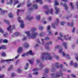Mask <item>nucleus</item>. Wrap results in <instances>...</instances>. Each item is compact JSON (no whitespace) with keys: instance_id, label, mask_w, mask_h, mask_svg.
<instances>
[{"instance_id":"nucleus-1","label":"nucleus","mask_w":78,"mask_h":78,"mask_svg":"<svg viewBox=\"0 0 78 78\" xmlns=\"http://www.w3.org/2000/svg\"><path fill=\"white\" fill-rule=\"evenodd\" d=\"M37 30V29L35 28H32L31 29V31H33L32 33L30 34V31H27L25 32L28 38L30 39H35L36 36L38 35V33L37 32H34Z\"/></svg>"},{"instance_id":"nucleus-2","label":"nucleus","mask_w":78,"mask_h":78,"mask_svg":"<svg viewBox=\"0 0 78 78\" xmlns=\"http://www.w3.org/2000/svg\"><path fill=\"white\" fill-rule=\"evenodd\" d=\"M53 58V56H50V54L48 52H42L41 53V59L44 60H51Z\"/></svg>"},{"instance_id":"nucleus-3","label":"nucleus","mask_w":78,"mask_h":78,"mask_svg":"<svg viewBox=\"0 0 78 78\" xmlns=\"http://www.w3.org/2000/svg\"><path fill=\"white\" fill-rule=\"evenodd\" d=\"M59 63L57 62L55 63V65L53 64L52 66V72H54L55 70V68H57V69H59V68L60 69L61 71H66V69L65 68H63V67H64V65L63 64H60L59 66Z\"/></svg>"},{"instance_id":"nucleus-4","label":"nucleus","mask_w":78,"mask_h":78,"mask_svg":"<svg viewBox=\"0 0 78 78\" xmlns=\"http://www.w3.org/2000/svg\"><path fill=\"white\" fill-rule=\"evenodd\" d=\"M63 75V74L61 72H58L56 73H53L51 74V76L54 78H59V76H62Z\"/></svg>"},{"instance_id":"nucleus-5","label":"nucleus","mask_w":78,"mask_h":78,"mask_svg":"<svg viewBox=\"0 0 78 78\" xmlns=\"http://www.w3.org/2000/svg\"><path fill=\"white\" fill-rule=\"evenodd\" d=\"M43 8H44V9H47V11H45V13L46 14H48L50 12V14H52L53 13V9H51L50 11V10L48 9V6H47V5H45L44 6Z\"/></svg>"},{"instance_id":"nucleus-6","label":"nucleus","mask_w":78,"mask_h":78,"mask_svg":"<svg viewBox=\"0 0 78 78\" xmlns=\"http://www.w3.org/2000/svg\"><path fill=\"white\" fill-rule=\"evenodd\" d=\"M20 17H19L18 18V21L20 23V27L22 28H24V24H23V21L22 20H20Z\"/></svg>"},{"instance_id":"nucleus-7","label":"nucleus","mask_w":78,"mask_h":78,"mask_svg":"<svg viewBox=\"0 0 78 78\" xmlns=\"http://www.w3.org/2000/svg\"><path fill=\"white\" fill-rule=\"evenodd\" d=\"M52 44V42L49 41L48 43L44 45V47L48 50H49V47H48V45H51Z\"/></svg>"},{"instance_id":"nucleus-8","label":"nucleus","mask_w":78,"mask_h":78,"mask_svg":"<svg viewBox=\"0 0 78 78\" xmlns=\"http://www.w3.org/2000/svg\"><path fill=\"white\" fill-rule=\"evenodd\" d=\"M29 54H30L31 55H33L34 54L32 52V51H31V50H30L26 53H25L23 54L22 56H23V57H25V56H27V55H28Z\"/></svg>"},{"instance_id":"nucleus-9","label":"nucleus","mask_w":78,"mask_h":78,"mask_svg":"<svg viewBox=\"0 0 78 78\" xmlns=\"http://www.w3.org/2000/svg\"><path fill=\"white\" fill-rule=\"evenodd\" d=\"M33 6L34 7V8H31L30 9H29V11H33V10H34V9H37V8H38V6H37V5L36 4H35L34 5H33Z\"/></svg>"},{"instance_id":"nucleus-10","label":"nucleus","mask_w":78,"mask_h":78,"mask_svg":"<svg viewBox=\"0 0 78 78\" xmlns=\"http://www.w3.org/2000/svg\"><path fill=\"white\" fill-rule=\"evenodd\" d=\"M50 26H48V34H49V35H51L52 34V33H51V30H50Z\"/></svg>"},{"instance_id":"nucleus-11","label":"nucleus","mask_w":78,"mask_h":78,"mask_svg":"<svg viewBox=\"0 0 78 78\" xmlns=\"http://www.w3.org/2000/svg\"><path fill=\"white\" fill-rule=\"evenodd\" d=\"M55 49H58V48H60V49L59 51V52L60 53H62V48H60L59 46V45H58L57 46H56L55 47Z\"/></svg>"},{"instance_id":"nucleus-12","label":"nucleus","mask_w":78,"mask_h":78,"mask_svg":"<svg viewBox=\"0 0 78 78\" xmlns=\"http://www.w3.org/2000/svg\"><path fill=\"white\" fill-rule=\"evenodd\" d=\"M23 49L22 48H19L17 51V53L18 54H20V53H21Z\"/></svg>"},{"instance_id":"nucleus-13","label":"nucleus","mask_w":78,"mask_h":78,"mask_svg":"<svg viewBox=\"0 0 78 78\" xmlns=\"http://www.w3.org/2000/svg\"><path fill=\"white\" fill-rule=\"evenodd\" d=\"M34 75H38V72H37V71H38V70H39V69L35 68V69H34Z\"/></svg>"},{"instance_id":"nucleus-14","label":"nucleus","mask_w":78,"mask_h":78,"mask_svg":"<svg viewBox=\"0 0 78 78\" xmlns=\"http://www.w3.org/2000/svg\"><path fill=\"white\" fill-rule=\"evenodd\" d=\"M55 14H56L59 12V11H60V9L59 8H58L57 7H55Z\"/></svg>"},{"instance_id":"nucleus-15","label":"nucleus","mask_w":78,"mask_h":78,"mask_svg":"<svg viewBox=\"0 0 78 78\" xmlns=\"http://www.w3.org/2000/svg\"><path fill=\"white\" fill-rule=\"evenodd\" d=\"M63 5L65 7V10L66 11H67L68 10V7L67 6V4L66 3L63 4Z\"/></svg>"},{"instance_id":"nucleus-16","label":"nucleus","mask_w":78,"mask_h":78,"mask_svg":"<svg viewBox=\"0 0 78 78\" xmlns=\"http://www.w3.org/2000/svg\"><path fill=\"white\" fill-rule=\"evenodd\" d=\"M39 69L41 70L42 69H42L43 68V67H44V65H43L42 63H41L39 65Z\"/></svg>"},{"instance_id":"nucleus-17","label":"nucleus","mask_w":78,"mask_h":78,"mask_svg":"<svg viewBox=\"0 0 78 78\" xmlns=\"http://www.w3.org/2000/svg\"><path fill=\"white\" fill-rule=\"evenodd\" d=\"M1 49H3V50L6 49V47L4 45H2L1 47H0V50H1Z\"/></svg>"},{"instance_id":"nucleus-18","label":"nucleus","mask_w":78,"mask_h":78,"mask_svg":"<svg viewBox=\"0 0 78 78\" xmlns=\"http://www.w3.org/2000/svg\"><path fill=\"white\" fill-rule=\"evenodd\" d=\"M26 18L28 20H31V19H34V18H33V16H31V17H30V16H28Z\"/></svg>"},{"instance_id":"nucleus-19","label":"nucleus","mask_w":78,"mask_h":78,"mask_svg":"<svg viewBox=\"0 0 78 78\" xmlns=\"http://www.w3.org/2000/svg\"><path fill=\"white\" fill-rule=\"evenodd\" d=\"M45 33L44 32H41L39 34V35L40 37L44 36H45Z\"/></svg>"},{"instance_id":"nucleus-20","label":"nucleus","mask_w":78,"mask_h":78,"mask_svg":"<svg viewBox=\"0 0 78 78\" xmlns=\"http://www.w3.org/2000/svg\"><path fill=\"white\" fill-rule=\"evenodd\" d=\"M71 37H69V38H67L66 36H64V39H65L66 40H70L71 39Z\"/></svg>"},{"instance_id":"nucleus-21","label":"nucleus","mask_w":78,"mask_h":78,"mask_svg":"<svg viewBox=\"0 0 78 78\" xmlns=\"http://www.w3.org/2000/svg\"><path fill=\"white\" fill-rule=\"evenodd\" d=\"M36 3H39L41 5L42 4V1L41 0H36Z\"/></svg>"},{"instance_id":"nucleus-22","label":"nucleus","mask_w":78,"mask_h":78,"mask_svg":"<svg viewBox=\"0 0 78 78\" xmlns=\"http://www.w3.org/2000/svg\"><path fill=\"white\" fill-rule=\"evenodd\" d=\"M32 59L33 60H28L29 62L31 64H33V62H34V58H33Z\"/></svg>"},{"instance_id":"nucleus-23","label":"nucleus","mask_w":78,"mask_h":78,"mask_svg":"<svg viewBox=\"0 0 78 78\" xmlns=\"http://www.w3.org/2000/svg\"><path fill=\"white\" fill-rule=\"evenodd\" d=\"M7 61H10V59H9V60H2L1 61V62L2 63H3V62H7Z\"/></svg>"},{"instance_id":"nucleus-24","label":"nucleus","mask_w":78,"mask_h":78,"mask_svg":"<svg viewBox=\"0 0 78 78\" xmlns=\"http://www.w3.org/2000/svg\"><path fill=\"white\" fill-rule=\"evenodd\" d=\"M28 65H29L28 63H27L26 64L25 66H24V69H25V70H27V69H28Z\"/></svg>"},{"instance_id":"nucleus-25","label":"nucleus","mask_w":78,"mask_h":78,"mask_svg":"<svg viewBox=\"0 0 78 78\" xmlns=\"http://www.w3.org/2000/svg\"><path fill=\"white\" fill-rule=\"evenodd\" d=\"M8 41L7 39H4V40L2 41V43H5V44H6V43H8Z\"/></svg>"},{"instance_id":"nucleus-26","label":"nucleus","mask_w":78,"mask_h":78,"mask_svg":"<svg viewBox=\"0 0 78 78\" xmlns=\"http://www.w3.org/2000/svg\"><path fill=\"white\" fill-rule=\"evenodd\" d=\"M23 45L24 47H25V48H27V47H29V45L27 43L24 44Z\"/></svg>"},{"instance_id":"nucleus-27","label":"nucleus","mask_w":78,"mask_h":78,"mask_svg":"<svg viewBox=\"0 0 78 78\" xmlns=\"http://www.w3.org/2000/svg\"><path fill=\"white\" fill-rule=\"evenodd\" d=\"M63 45L64 46L66 49H67V45L66 42H63Z\"/></svg>"},{"instance_id":"nucleus-28","label":"nucleus","mask_w":78,"mask_h":78,"mask_svg":"<svg viewBox=\"0 0 78 78\" xmlns=\"http://www.w3.org/2000/svg\"><path fill=\"white\" fill-rule=\"evenodd\" d=\"M40 16L39 15H38L36 16V19L37 20H40Z\"/></svg>"},{"instance_id":"nucleus-29","label":"nucleus","mask_w":78,"mask_h":78,"mask_svg":"<svg viewBox=\"0 0 78 78\" xmlns=\"http://www.w3.org/2000/svg\"><path fill=\"white\" fill-rule=\"evenodd\" d=\"M55 5V6H57V5H58V1L55 0L54 1Z\"/></svg>"},{"instance_id":"nucleus-30","label":"nucleus","mask_w":78,"mask_h":78,"mask_svg":"<svg viewBox=\"0 0 78 78\" xmlns=\"http://www.w3.org/2000/svg\"><path fill=\"white\" fill-rule=\"evenodd\" d=\"M4 22L7 23V24H8V25H9V21H7L6 20H4Z\"/></svg>"},{"instance_id":"nucleus-31","label":"nucleus","mask_w":78,"mask_h":78,"mask_svg":"<svg viewBox=\"0 0 78 78\" xmlns=\"http://www.w3.org/2000/svg\"><path fill=\"white\" fill-rule=\"evenodd\" d=\"M39 29L41 30V31H42L43 29H44V27H42V26H40L39 27Z\"/></svg>"},{"instance_id":"nucleus-32","label":"nucleus","mask_w":78,"mask_h":78,"mask_svg":"<svg viewBox=\"0 0 78 78\" xmlns=\"http://www.w3.org/2000/svg\"><path fill=\"white\" fill-rule=\"evenodd\" d=\"M58 22L59 21H58V19H56V21L55 23V25H58Z\"/></svg>"},{"instance_id":"nucleus-33","label":"nucleus","mask_w":78,"mask_h":78,"mask_svg":"<svg viewBox=\"0 0 78 78\" xmlns=\"http://www.w3.org/2000/svg\"><path fill=\"white\" fill-rule=\"evenodd\" d=\"M74 66L75 67H77L78 66V65L76 63H75L73 64Z\"/></svg>"},{"instance_id":"nucleus-34","label":"nucleus","mask_w":78,"mask_h":78,"mask_svg":"<svg viewBox=\"0 0 78 78\" xmlns=\"http://www.w3.org/2000/svg\"><path fill=\"white\" fill-rule=\"evenodd\" d=\"M2 56H3L4 57H5V56H6V54H5V53L4 52H2Z\"/></svg>"},{"instance_id":"nucleus-35","label":"nucleus","mask_w":78,"mask_h":78,"mask_svg":"<svg viewBox=\"0 0 78 78\" xmlns=\"http://www.w3.org/2000/svg\"><path fill=\"white\" fill-rule=\"evenodd\" d=\"M18 55H17V56H16L15 58V59H17L19 58V56H20V54L18 53Z\"/></svg>"},{"instance_id":"nucleus-36","label":"nucleus","mask_w":78,"mask_h":78,"mask_svg":"<svg viewBox=\"0 0 78 78\" xmlns=\"http://www.w3.org/2000/svg\"><path fill=\"white\" fill-rule=\"evenodd\" d=\"M10 18H13V15L12 13H10Z\"/></svg>"},{"instance_id":"nucleus-37","label":"nucleus","mask_w":78,"mask_h":78,"mask_svg":"<svg viewBox=\"0 0 78 78\" xmlns=\"http://www.w3.org/2000/svg\"><path fill=\"white\" fill-rule=\"evenodd\" d=\"M8 34L7 33H6L3 35L5 37H6V36H8Z\"/></svg>"},{"instance_id":"nucleus-38","label":"nucleus","mask_w":78,"mask_h":78,"mask_svg":"<svg viewBox=\"0 0 78 78\" xmlns=\"http://www.w3.org/2000/svg\"><path fill=\"white\" fill-rule=\"evenodd\" d=\"M15 3H14L13 5H15L16 4H17V3H19L18 1H15Z\"/></svg>"},{"instance_id":"nucleus-39","label":"nucleus","mask_w":78,"mask_h":78,"mask_svg":"<svg viewBox=\"0 0 78 78\" xmlns=\"http://www.w3.org/2000/svg\"><path fill=\"white\" fill-rule=\"evenodd\" d=\"M0 32L1 33H4V31L3 30H2L1 28L0 27Z\"/></svg>"},{"instance_id":"nucleus-40","label":"nucleus","mask_w":78,"mask_h":78,"mask_svg":"<svg viewBox=\"0 0 78 78\" xmlns=\"http://www.w3.org/2000/svg\"><path fill=\"white\" fill-rule=\"evenodd\" d=\"M49 70L48 69H46L45 70V73H47L48 72Z\"/></svg>"},{"instance_id":"nucleus-41","label":"nucleus","mask_w":78,"mask_h":78,"mask_svg":"<svg viewBox=\"0 0 78 78\" xmlns=\"http://www.w3.org/2000/svg\"><path fill=\"white\" fill-rule=\"evenodd\" d=\"M55 58L57 59V60H58L59 59V56L57 55L55 56Z\"/></svg>"},{"instance_id":"nucleus-42","label":"nucleus","mask_w":78,"mask_h":78,"mask_svg":"<svg viewBox=\"0 0 78 78\" xmlns=\"http://www.w3.org/2000/svg\"><path fill=\"white\" fill-rule=\"evenodd\" d=\"M33 6V5H32V4H28L27 5V7H30V6Z\"/></svg>"},{"instance_id":"nucleus-43","label":"nucleus","mask_w":78,"mask_h":78,"mask_svg":"<svg viewBox=\"0 0 78 78\" xmlns=\"http://www.w3.org/2000/svg\"><path fill=\"white\" fill-rule=\"evenodd\" d=\"M36 41L37 42H38V43H39V44H40L41 43L40 42V41H39V39H36Z\"/></svg>"},{"instance_id":"nucleus-44","label":"nucleus","mask_w":78,"mask_h":78,"mask_svg":"<svg viewBox=\"0 0 78 78\" xmlns=\"http://www.w3.org/2000/svg\"><path fill=\"white\" fill-rule=\"evenodd\" d=\"M72 9H74V6L72 5V3H70Z\"/></svg>"},{"instance_id":"nucleus-45","label":"nucleus","mask_w":78,"mask_h":78,"mask_svg":"<svg viewBox=\"0 0 78 78\" xmlns=\"http://www.w3.org/2000/svg\"><path fill=\"white\" fill-rule=\"evenodd\" d=\"M14 34L15 36H17L19 35V33H16Z\"/></svg>"},{"instance_id":"nucleus-46","label":"nucleus","mask_w":78,"mask_h":78,"mask_svg":"<svg viewBox=\"0 0 78 78\" xmlns=\"http://www.w3.org/2000/svg\"><path fill=\"white\" fill-rule=\"evenodd\" d=\"M52 27H53L54 28H55V24L52 23Z\"/></svg>"},{"instance_id":"nucleus-47","label":"nucleus","mask_w":78,"mask_h":78,"mask_svg":"<svg viewBox=\"0 0 78 78\" xmlns=\"http://www.w3.org/2000/svg\"><path fill=\"white\" fill-rule=\"evenodd\" d=\"M58 40H59L60 39L61 40V41H63V39H62V38H61V37H58Z\"/></svg>"},{"instance_id":"nucleus-48","label":"nucleus","mask_w":78,"mask_h":78,"mask_svg":"<svg viewBox=\"0 0 78 78\" xmlns=\"http://www.w3.org/2000/svg\"><path fill=\"white\" fill-rule=\"evenodd\" d=\"M18 72V73H20L21 72V69H18L17 70Z\"/></svg>"},{"instance_id":"nucleus-49","label":"nucleus","mask_w":78,"mask_h":78,"mask_svg":"<svg viewBox=\"0 0 78 78\" xmlns=\"http://www.w3.org/2000/svg\"><path fill=\"white\" fill-rule=\"evenodd\" d=\"M5 76V75H2L0 76V78H3Z\"/></svg>"},{"instance_id":"nucleus-50","label":"nucleus","mask_w":78,"mask_h":78,"mask_svg":"<svg viewBox=\"0 0 78 78\" xmlns=\"http://www.w3.org/2000/svg\"><path fill=\"white\" fill-rule=\"evenodd\" d=\"M66 56L68 59H70V56H69V55L68 54H67L66 55Z\"/></svg>"},{"instance_id":"nucleus-51","label":"nucleus","mask_w":78,"mask_h":78,"mask_svg":"<svg viewBox=\"0 0 78 78\" xmlns=\"http://www.w3.org/2000/svg\"><path fill=\"white\" fill-rule=\"evenodd\" d=\"M13 69V66L12 65H11L10 66V70H12Z\"/></svg>"},{"instance_id":"nucleus-52","label":"nucleus","mask_w":78,"mask_h":78,"mask_svg":"<svg viewBox=\"0 0 78 78\" xmlns=\"http://www.w3.org/2000/svg\"><path fill=\"white\" fill-rule=\"evenodd\" d=\"M62 55L63 56H66V54H65V53L64 52H62Z\"/></svg>"},{"instance_id":"nucleus-53","label":"nucleus","mask_w":78,"mask_h":78,"mask_svg":"<svg viewBox=\"0 0 78 78\" xmlns=\"http://www.w3.org/2000/svg\"><path fill=\"white\" fill-rule=\"evenodd\" d=\"M37 62L38 63V64H39V62H40V60L39 59H37Z\"/></svg>"},{"instance_id":"nucleus-54","label":"nucleus","mask_w":78,"mask_h":78,"mask_svg":"<svg viewBox=\"0 0 78 78\" xmlns=\"http://www.w3.org/2000/svg\"><path fill=\"white\" fill-rule=\"evenodd\" d=\"M73 22H72V23L70 24V26L72 27H73Z\"/></svg>"},{"instance_id":"nucleus-55","label":"nucleus","mask_w":78,"mask_h":78,"mask_svg":"<svg viewBox=\"0 0 78 78\" xmlns=\"http://www.w3.org/2000/svg\"><path fill=\"white\" fill-rule=\"evenodd\" d=\"M11 75L12 76H14L15 75V74L14 73H12V74H11Z\"/></svg>"},{"instance_id":"nucleus-56","label":"nucleus","mask_w":78,"mask_h":78,"mask_svg":"<svg viewBox=\"0 0 78 78\" xmlns=\"http://www.w3.org/2000/svg\"><path fill=\"white\" fill-rule=\"evenodd\" d=\"M20 9L17 10V16L19 15V12H20Z\"/></svg>"},{"instance_id":"nucleus-57","label":"nucleus","mask_w":78,"mask_h":78,"mask_svg":"<svg viewBox=\"0 0 78 78\" xmlns=\"http://www.w3.org/2000/svg\"><path fill=\"white\" fill-rule=\"evenodd\" d=\"M71 76H72V77H73V78L76 77V76L74 74L71 75Z\"/></svg>"},{"instance_id":"nucleus-58","label":"nucleus","mask_w":78,"mask_h":78,"mask_svg":"<svg viewBox=\"0 0 78 78\" xmlns=\"http://www.w3.org/2000/svg\"><path fill=\"white\" fill-rule=\"evenodd\" d=\"M41 40L42 42V44H44V40L42 38H41Z\"/></svg>"},{"instance_id":"nucleus-59","label":"nucleus","mask_w":78,"mask_h":78,"mask_svg":"<svg viewBox=\"0 0 78 78\" xmlns=\"http://www.w3.org/2000/svg\"><path fill=\"white\" fill-rule=\"evenodd\" d=\"M8 31H10V25H9V27L7 29Z\"/></svg>"},{"instance_id":"nucleus-60","label":"nucleus","mask_w":78,"mask_h":78,"mask_svg":"<svg viewBox=\"0 0 78 78\" xmlns=\"http://www.w3.org/2000/svg\"><path fill=\"white\" fill-rule=\"evenodd\" d=\"M26 39H27V37H24L22 39V41H25V40H26Z\"/></svg>"},{"instance_id":"nucleus-61","label":"nucleus","mask_w":78,"mask_h":78,"mask_svg":"<svg viewBox=\"0 0 78 78\" xmlns=\"http://www.w3.org/2000/svg\"><path fill=\"white\" fill-rule=\"evenodd\" d=\"M48 20L50 21L51 20V17H49L48 18Z\"/></svg>"},{"instance_id":"nucleus-62","label":"nucleus","mask_w":78,"mask_h":78,"mask_svg":"<svg viewBox=\"0 0 78 78\" xmlns=\"http://www.w3.org/2000/svg\"><path fill=\"white\" fill-rule=\"evenodd\" d=\"M39 45L38 44H36L35 46V47H39Z\"/></svg>"},{"instance_id":"nucleus-63","label":"nucleus","mask_w":78,"mask_h":78,"mask_svg":"<svg viewBox=\"0 0 78 78\" xmlns=\"http://www.w3.org/2000/svg\"><path fill=\"white\" fill-rule=\"evenodd\" d=\"M73 64V62H70V66H72Z\"/></svg>"},{"instance_id":"nucleus-64","label":"nucleus","mask_w":78,"mask_h":78,"mask_svg":"<svg viewBox=\"0 0 78 78\" xmlns=\"http://www.w3.org/2000/svg\"><path fill=\"white\" fill-rule=\"evenodd\" d=\"M13 1H12V0H10V5H12Z\"/></svg>"}]
</instances>
